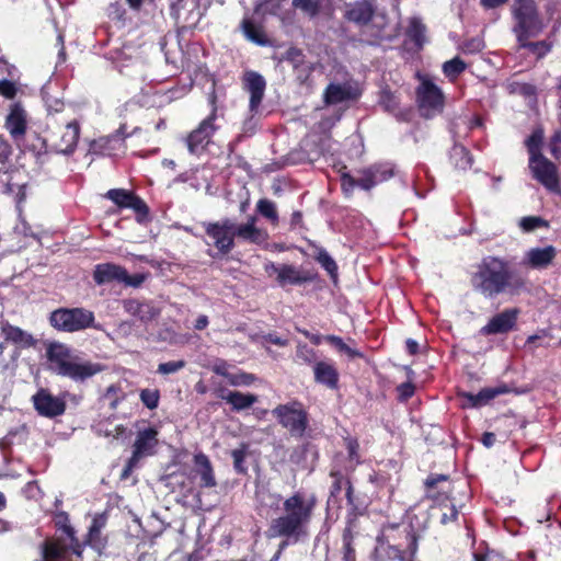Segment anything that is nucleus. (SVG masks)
I'll return each instance as SVG.
<instances>
[{"label": "nucleus", "instance_id": "nucleus-1", "mask_svg": "<svg viewBox=\"0 0 561 561\" xmlns=\"http://www.w3.org/2000/svg\"><path fill=\"white\" fill-rule=\"evenodd\" d=\"M257 512L262 516H270L283 507L284 513L272 518L266 530V537L285 538L289 543H296L308 537V525L311 520L316 497L307 496L304 492H294L286 499L279 493L267 489L256 491Z\"/></svg>", "mask_w": 561, "mask_h": 561}, {"label": "nucleus", "instance_id": "nucleus-2", "mask_svg": "<svg viewBox=\"0 0 561 561\" xmlns=\"http://www.w3.org/2000/svg\"><path fill=\"white\" fill-rule=\"evenodd\" d=\"M45 355L49 369L73 381H85L102 373L105 366L83 358L65 343L51 341L45 343Z\"/></svg>", "mask_w": 561, "mask_h": 561}, {"label": "nucleus", "instance_id": "nucleus-3", "mask_svg": "<svg viewBox=\"0 0 561 561\" xmlns=\"http://www.w3.org/2000/svg\"><path fill=\"white\" fill-rule=\"evenodd\" d=\"M472 285L485 297H494L507 288L523 287L524 282L513 277L505 261L488 256L479 264L478 271L472 276Z\"/></svg>", "mask_w": 561, "mask_h": 561}, {"label": "nucleus", "instance_id": "nucleus-4", "mask_svg": "<svg viewBox=\"0 0 561 561\" xmlns=\"http://www.w3.org/2000/svg\"><path fill=\"white\" fill-rule=\"evenodd\" d=\"M513 15L517 22L514 32L519 45H526V39L538 36L545 27L535 0H516Z\"/></svg>", "mask_w": 561, "mask_h": 561}, {"label": "nucleus", "instance_id": "nucleus-5", "mask_svg": "<svg viewBox=\"0 0 561 561\" xmlns=\"http://www.w3.org/2000/svg\"><path fill=\"white\" fill-rule=\"evenodd\" d=\"M50 324L58 331L77 332L87 328H95L94 314L84 308H60L50 313Z\"/></svg>", "mask_w": 561, "mask_h": 561}, {"label": "nucleus", "instance_id": "nucleus-6", "mask_svg": "<svg viewBox=\"0 0 561 561\" xmlns=\"http://www.w3.org/2000/svg\"><path fill=\"white\" fill-rule=\"evenodd\" d=\"M64 523L61 528L70 540L67 545L59 538L46 540L42 546V560L41 561H68V552L71 550L78 557L81 556V545L75 537L73 528L68 524V517L62 515Z\"/></svg>", "mask_w": 561, "mask_h": 561}, {"label": "nucleus", "instance_id": "nucleus-7", "mask_svg": "<svg viewBox=\"0 0 561 561\" xmlns=\"http://www.w3.org/2000/svg\"><path fill=\"white\" fill-rule=\"evenodd\" d=\"M394 174L393 167L390 163L374 164L358 171V178L355 179L350 174L342 175V186L345 191H352L358 186L365 191L373 188L375 185L387 181Z\"/></svg>", "mask_w": 561, "mask_h": 561}, {"label": "nucleus", "instance_id": "nucleus-8", "mask_svg": "<svg viewBox=\"0 0 561 561\" xmlns=\"http://www.w3.org/2000/svg\"><path fill=\"white\" fill-rule=\"evenodd\" d=\"M210 102L213 106L210 114L204 118L185 138L186 146L191 154L199 156L204 152L218 129V126L215 124L217 119L215 96L211 98Z\"/></svg>", "mask_w": 561, "mask_h": 561}, {"label": "nucleus", "instance_id": "nucleus-9", "mask_svg": "<svg viewBox=\"0 0 561 561\" xmlns=\"http://www.w3.org/2000/svg\"><path fill=\"white\" fill-rule=\"evenodd\" d=\"M420 85L416 90L419 107L425 117H432L444 108L443 91L426 76L417 73Z\"/></svg>", "mask_w": 561, "mask_h": 561}, {"label": "nucleus", "instance_id": "nucleus-10", "mask_svg": "<svg viewBox=\"0 0 561 561\" xmlns=\"http://www.w3.org/2000/svg\"><path fill=\"white\" fill-rule=\"evenodd\" d=\"M278 422L295 437H302L308 426L307 412L300 403L278 405L273 410Z\"/></svg>", "mask_w": 561, "mask_h": 561}, {"label": "nucleus", "instance_id": "nucleus-11", "mask_svg": "<svg viewBox=\"0 0 561 561\" xmlns=\"http://www.w3.org/2000/svg\"><path fill=\"white\" fill-rule=\"evenodd\" d=\"M210 243L221 254H228L234 248L233 220L222 218L218 221H205L202 224Z\"/></svg>", "mask_w": 561, "mask_h": 561}, {"label": "nucleus", "instance_id": "nucleus-12", "mask_svg": "<svg viewBox=\"0 0 561 561\" xmlns=\"http://www.w3.org/2000/svg\"><path fill=\"white\" fill-rule=\"evenodd\" d=\"M93 279L98 285L107 284L111 282L123 283L127 286L138 287L145 280L141 274L128 275L127 271L113 263L98 264L93 272Z\"/></svg>", "mask_w": 561, "mask_h": 561}, {"label": "nucleus", "instance_id": "nucleus-13", "mask_svg": "<svg viewBox=\"0 0 561 561\" xmlns=\"http://www.w3.org/2000/svg\"><path fill=\"white\" fill-rule=\"evenodd\" d=\"M529 169L533 176L546 188L552 192L559 190L557 168L546 157L529 158Z\"/></svg>", "mask_w": 561, "mask_h": 561}, {"label": "nucleus", "instance_id": "nucleus-14", "mask_svg": "<svg viewBox=\"0 0 561 561\" xmlns=\"http://www.w3.org/2000/svg\"><path fill=\"white\" fill-rule=\"evenodd\" d=\"M158 432L157 430L149 427L140 431L134 443V451L128 460V469H134L140 458L150 456L153 454L154 447L158 444Z\"/></svg>", "mask_w": 561, "mask_h": 561}, {"label": "nucleus", "instance_id": "nucleus-15", "mask_svg": "<svg viewBox=\"0 0 561 561\" xmlns=\"http://www.w3.org/2000/svg\"><path fill=\"white\" fill-rule=\"evenodd\" d=\"M376 8L369 0H359L345 4L344 18L358 26H365L373 21Z\"/></svg>", "mask_w": 561, "mask_h": 561}, {"label": "nucleus", "instance_id": "nucleus-16", "mask_svg": "<svg viewBox=\"0 0 561 561\" xmlns=\"http://www.w3.org/2000/svg\"><path fill=\"white\" fill-rule=\"evenodd\" d=\"M106 197L118 207L131 208L140 216H147L149 213L145 202L129 191L123 188H113L106 193Z\"/></svg>", "mask_w": 561, "mask_h": 561}, {"label": "nucleus", "instance_id": "nucleus-17", "mask_svg": "<svg viewBox=\"0 0 561 561\" xmlns=\"http://www.w3.org/2000/svg\"><path fill=\"white\" fill-rule=\"evenodd\" d=\"M34 405L41 415L54 417L65 412L66 403L62 399L51 396L46 390H39L33 397Z\"/></svg>", "mask_w": 561, "mask_h": 561}, {"label": "nucleus", "instance_id": "nucleus-18", "mask_svg": "<svg viewBox=\"0 0 561 561\" xmlns=\"http://www.w3.org/2000/svg\"><path fill=\"white\" fill-rule=\"evenodd\" d=\"M244 88L250 93V111L255 112L264 96L265 79L255 71H248L244 75Z\"/></svg>", "mask_w": 561, "mask_h": 561}, {"label": "nucleus", "instance_id": "nucleus-19", "mask_svg": "<svg viewBox=\"0 0 561 561\" xmlns=\"http://www.w3.org/2000/svg\"><path fill=\"white\" fill-rule=\"evenodd\" d=\"M27 127V115L20 103L10 106V112L5 119V128L10 135L19 140L24 137Z\"/></svg>", "mask_w": 561, "mask_h": 561}, {"label": "nucleus", "instance_id": "nucleus-20", "mask_svg": "<svg viewBox=\"0 0 561 561\" xmlns=\"http://www.w3.org/2000/svg\"><path fill=\"white\" fill-rule=\"evenodd\" d=\"M80 136V125L77 121L68 123L61 131L59 139L55 142V149L62 154L72 153Z\"/></svg>", "mask_w": 561, "mask_h": 561}, {"label": "nucleus", "instance_id": "nucleus-21", "mask_svg": "<svg viewBox=\"0 0 561 561\" xmlns=\"http://www.w3.org/2000/svg\"><path fill=\"white\" fill-rule=\"evenodd\" d=\"M517 319V310L508 309L494 316L486 325L481 329L483 334H499L510 331Z\"/></svg>", "mask_w": 561, "mask_h": 561}, {"label": "nucleus", "instance_id": "nucleus-22", "mask_svg": "<svg viewBox=\"0 0 561 561\" xmlns=\"http://www.w3.org/2000/svg\"><path fill=\"white\" fill-rule=\"evenodd\" d=\"M123 305L127 313L137 318L142 323L152 321L159 314V310L150 302L127 299Z\"/></svg>", "mask_w": 561, "mask_h": 561}, {"label": "nucleus", "instance_id": "nucleus-23", "mask_svg": "<svg viewBox=\"0 0 561 561\" xmlns=\"http://www.w3.org/2000/svg\"><path fill=\"white\" fill-rule=\"evenodd\" d=\"M508 392V388L506 386L499 387H490L481 389L477 394L473 393H463L462 397L465 399L463 405L469 408H479L488 404L491 400L496 398L500 394H504Z\"/></svg>", "mask_w": 561, "mask_h": 561}, {"label": "nucleus", "instance_id": "nucleus-24", "mask_svg": "<svg viewBox=\"0 0 561 561\" xmlns=\"http://www.w3.org/2000/svg\"><path fill=\"white\" fill-rule=\"evenodd\" d=\"M556 255L557 250L552 245L531 248L525 254V263L533 268H546L551 264Z\"/></svg>", "mask_w": 561, "mask_h": 561}, {"label": "nucleus", "instance_id": "nucleus-25", "mask_svg": "<svg viewBox=\"0 0 561 561\" xmlns=\"http://www.w3.org/2000/svg\"><path fill=\"white\" fill-rule=\"evenodd\" d=\"M314 380L328 388H335L339 381V373L329 360H319L313 366Z\"/></svg>", "mask_w": 561, "mask_h": 561}, {"label": "nucleus", "instance_id": "nucleus-26", "mask_svg": "<svg viewBox=\"0 0 561 561\" xmlns=\"http://www.w3.org/2000/svg\"><path fill=\"white\" fill-rule=\"evenodd\" d=\"M241 31L244 37L259 45V46H270L271 41L267 38L263 26L261 24L255 23L250 18H243L240 24Z\"/></svg>", "mask_w": 561, "mask_h": 561}, {"label": "nucleus", "instance_id": "nucleus-27", "mask_svg": "<svg viewBox=\"0 0 561 561\" xmlns=\"http://www.w3.org/2000/svg\"><path fill=\"white\" fill-rule=\"evenodd\" d=\"M1 331L5 340L19 344L22 347H31L36 343V340L32 336V334L9 323H3L1 325Z\"/></svg>", "mask_w": 561, "mask_h": 561}, {"label": "nucleus", "instance_id": "nucleus-28", "mask_svg": "<svg viewBox=\"0 0 561 561\" xmlns=\"http://www.w3.org/2000/svg\"><path fill=\"white\" fill-rule=\"evenodd\" d=\"M194 462L201 476V485L204 488L215 486L217 483L208 457L203 453L196 454L194 456Z\"/></svg>", "mask_w": 561, "mask_h": 561}, {"label": "nucleus", "instance_id": "nucleus-29", "mask_svg": "<svg viewBox=\"0 0 561 561\" xmlns=\"http://www.w3.org/2000/svg\"><path fill=\"white\" fill-rule=\"evenodd\" d=\"M311 278L304 274L300 270L293 265L282 264V268L279 270V277H276L277 283L280 286L286 285H300L306 282H309Z\"/></svg>", "mask_w": 561, "mask_h": 561}, {"label": "nucleus", "instance_id": "nucleus-30", "mask_svg": "<svg viewBox=\"0 0 561 561\" xmlns=\"http://www.w3.org/2000/svg\"><path fill=\"white\" fill-rule=\"evenodd\" d=\"M220 398L229 403L234 411L245 410L257 401V397L255 394L243 393L240 391H228L222 393Z\"/></svg>", "mask_w": 561, "mask_h": 561}, {"label": "nucleus", "instance_id": "nucleus-31", "mask_svg": "<svg viewBox=\"0 0 561 561\" xmlns=\"http://www.w3.org/2000/svg\"><path fill=\"white\" fill-rule=\"evenodd\" d=\"M233 239L236 237L256 242L261 238V231L255 227V218L251 217L245 224L238 225L233 221Z\"/></svg>", "mask_w": 561, "mask_h": 561}, {"label": "nucleus", "instance_id": "nucleus-32", "mask_svg": "<svg viewBox=\"0 0 561 561\" xmlns=\"http://www.w3.org/2000/svg\"><path fill=\"white\" fill-rule=\"evenodd\" d=\"M450 159L454 162L455 167L460 170H467L472 164V158L469 151L460 145H456L453 147L450 151Z\"/></svg>", "mask_w": 561, "mask_h": 561}, {"label": "nucleus", "instance_id": "nucleus-33", "mask_svg": "<svg viewBox=\"0 0 561 561\" xmlns=\"http://www.w3.org/2000/svg\"><path fill=\"white\" fill-rule=\"evenodd\" d=\"M351 98V91L347 87L341 84H330L325 91V101L328 103H340Z\"/></svg>", "mask_w": 561, "mask_h": 561}, {"label": "nucleus", "instance_id": "nucleus-34", "mask_svg": "<svg viewBox=\"0 0 561 561\" xmlns=\"http://www.w3.org/2000/svg\"><path fill=\"white\" fill-rule=\"evenodd\" d=\"M125 398L126 394L119 385H111L103 394V400L112 410H115Z\"/></svg>", "mask_w": 561, "mask_h": 561}, {"label": "nucleus", "instance_id": "nucleus-35", "mask_svg": "<svg viewBox=\"0 0 561 561\" xmlns=\"http://www.w3.org/2000/svg\"><path fill=\"white\" fill-rule=\"evenodd\" d=\"M379 103L385 111L396 114L399 108L400 100L399 96L389 89H383L380 93Z\"/></svg>", "mask_w": 561, "mask_h": 561}, {"label": "nucleus", "instance_id": "nucleus-36", "mask_svg": "<svg viewBox=\"0 0 561 561\" xmlns=\"http://www.w3.org/2000/svg\"><path fill=\"white\" fill-rule=\"evenodd\" d=\"M465 69L466 64L459 57H455L443 65V72L450 80H455Z\"/></svg>", "mask_w": 561, "mask_h": 561}, {"label": "nucleus", "instance_id": "nucleus-37", "mask_svg": "<svg viewBox=\"0 0 561 561\" xmlns=\"http://www.w3.org/2000/svg\"><path fill=\"white\" fill-rule=\"evenodd\" d=\"M316 260L332 277L336 276L337 265L324 249H317Z\"/></svg>", "mask_w": 561, "mask_h": 561}, {"label": "nucleus", "instance_id": "nucleus-38", "mask_svg": "<svg viewBox=\"0 0 561 561\" xmlns=\"http://www.w3.org/2000/svg\"><path fill=\"white\" fill-rule=\"evenodd\" d=\"M296 359L299 363L306 364V365H312L314 366V363H317V353L313 348L309 347L307 344L299 343L297 345L296 350Z\"/></svg>", "mask_w": 561, "mask_h": 561}, {"label": "nucleus", "instance_id": "nucleus-39", "mask_svg": "<svg viewBox=\"0 0 561 561\" xmlns=\"http://www.w3.org/2000/svg\"><path fill=\"white\" fill-rule=\"evenodd\" d=\"M543 139V133L541 130H535L526 140V146L529 152V158H538L542 156L540 153V147Z\"/></svg>", "mask_w": 561, "mask_h": 561}, {"label": "nucleus", "instance_id": "nucleus-40", "mask_svg": "<svg viewBox=\"0 0 561 561\" xmlns=\"http://www.w3.org/2000/svg\"><path fill=\"white\" fill-rule=\"evenodd\" d=\"M140 401L149 410H154L159 405L160 391L158 389H142L139 393Z\"/></svg>", "mask_w": 561, "mask_h": 561}, {"label": "nucleus", "instance_id": "nucleus-41", "mask_svg": "<svg viewBox=\"0 0 561 561\" xmlns=\"http://www.w3.org/2000/svg\"><path fill=\"white\" fill-rule=\"evenodd\" d=\"M293 5L310 18H314L320 11V0H293Z\"/></svg>", "mask_w": 561, "mask_h": 561}, {"label": "nucleus", "instance_id": "nucleus-42", "mask_svg": "<svg viewBox=\"0 0 561 561\" xmlns=\"http://www.w3.org/2000/svg\"><path fill=\"white\" fill-rule=\"evenodd\" d=\"M324 340L330 342L334 347H336L340 352L347 354L350 357L360 356V353L350 347L344 341L336 335H327Z\"/></svg>", "mask_w": 561, "mask_h": 561}, {"label": "nucleus", "instance_id": "nucleus-43", "mask_svg": "<svg viewBox=\"0 0 561 561\" xmlns=\"http://www.w3.org/2000/svg\"><path fill=\"white\" fill-rule=\"evenodd\" d=\"M256 208L262 216L271 219L272 221L277 220V211L273 202L268 199H260L257 202Z\"/></svg>", "mask_w": 561, "mask_h": 561}, {"label": "nucleus", "instance_id": "nucleus-44", "mask_svg": "<svg viewBox=\"0 0 561 561\" xmlns=\"http://www.w3.org/2000/svg\"><path fill=\"white\" fill-rule=\"evenodd\" d=\"M104 526V523L100 518H94L89 528V534L87 538V542L93 547L99 548V537L101 534V529Z\"/></svg>", "mask_w": 561, "mask_h": 561}, {"label": "nucleus", "instance_id": "nucleus-45", "mask_svg": "<svg viewBox=\"0 0 561 561\" xmlns=\"http://www.w3.org/2000/svg\"><path fill=\"white\" fill-rule=\"evenodd\" d=\"M184 366H185V362L182 359L181 360H172V362L161 363L158 366L157 371L161 375H171V374L178 373Z\"/></svg>", "mask_w": 561, "mask_h": 561}, {"label": "nucleus", "instance_id": "nucleus-46", "mask_svg": "<svg viewBox=\"0 0 561 561\" xmlns=\"http://www.w3.org/2000/svg\"><path fill=\"white\" fill-rule=\"evenodd\" d=\"M519 226L525 231H533L539 227L547 226V224L540 217L530 216L522 218Z\"/></svg>", "mask_w": 561, "mask_h": 561}, {"label": "nucleus", "instance_id": "nucleus-47", "mask_svg": "<svg viewBox=\"0 0 561 561\" xmlns=\"http://www.w3.org/2000/svg\"><path fill=\"white\" fill-rule=\"evenodd\" d=\"M231 457L233 459L234 469L238 472H244L245 447L242 446L241 448L233 449L231 451Z\"/></svg>", "mask_w": 561, "mask_h": 561}, {"label": "nucleus", "instance_id": "nucleus-48", "mask_svg": "<svg viewBox=\"0 0 561 561\" xmlns=\"http://www.w3.org/2000/svg\"><path fill=\"white\" fill-rule=\"evenodd\" d=\"M18 93V87L15 82L11 80H0V94L7 99H13Z\"/></svg>", "mask_w": 561, "mask_h": 561}, {"label": "nucleus", "instance_id": "nucleus-49", "mask_svg": "<svg viewBox=\"0 0 561 561\" xmlns=\"http://www.w3.org/2000/svg\"><path fill=\"white\" fill-rule=\"evenodd\" d=\"M520 47L529 48L538 57L546 55L550 47L546 42L531 43L526 39V45H519Z\"/></svg>", "mask_w": 561, "mask_h": 561}, {"label": "nucleus", "instance_id": "nucleus-50", "mask_svg": "<svg viewBox=\"0 0 561 561\" xmlns=\"http://www.w3.org/2000/svg\"><path fill=\"white\" fill-rule=\"evenodd\" d=\"M354 520H348L346 527L344 528L343 535H342V542L343 545H353L355 534H354Z\"/></svg>", "mask_w": 561, "mask_h": 561}, {"label": "nucleus", "instance_id": "nucleus-51", "mask_svg": "<svg viewBox=\"0 0 561 561\" xmlns=\"http://www.w3.org/2000/svg\"><path fill=\"white\" fill-rule=\"evenodd\" d=\"M253 376L249 374L232 375L229 377V381L234 386L244 385L248 386L252 382Z\"/></svg>", "mask_w": 561, "mask_h": 561}, {"label": "nucleus", "instance_id": "nucleus-52", "mask_svg": "<svg viewBox=\"0 0 561 561\" xmlns=\"http://www.w3.org/2000/svg\"><path fill=\"white\" fill-rule=\"evenodd\" d=\"M23 493L27 499H37L41 494V490L37 483L35 481H32L24 486Z\"/></svg>", "mask_w": 561, "mask_h": 561}, {"label": "nucleus", "instance_id": "nucleus-53", "mask_svg": "<svg viewBox=\"0 0 561 561\" xmlns=\"http://www.w3.org/2000/svg\"><path fill=\"white\" fill-rule=\"evenodd\" d=\"M11 154V146L0 135V163H4Z\"/></svg>", "mask_w": 561, "mask_h": 561}, {"label": "nucleus", "instance_id": "nucleus-54", "mask_svg": "<svg viewBox=\"0 0 561 561\" xmlns=\"http://www.w3.org/2000/svg\"><path fill=\"white\" fill-rule=\"evenodd\" d=\"M342 561H356L355 548L353 545L342 546Z\"/></svg>", "mask_w": 561, "mask_h": 561}, {"label": "nucleus", "instance_id": "nucleus-55", "mask_svg": "<svg viewBox=\"0 0 561 561\" xmlns=\"http://www.w3.org/2000/svg\"><path fill=\"white\" fill-rule=\"evenodd\" d=\"M398 392L400 398L405 400L413 396L414 387L411 383H402L398 387Z\"/></svg>", "mask_w": 561, "mask_h": 561}, {"label": "nucleus", "instance_id": "nucleus-56", "mask_svg": "<svg viewBox=\"0 0 561 561\" xmlns=\"http://www.w3.org/2000/svg\"><path fill=\"white\" fill-rule=\"evenodd\" d=\"M333 153L331 140L329 137H324L320 141L318 154Z\"/></svg>", "mask_w": 561, "mask_h": 561}, {"label": "nucleus", "instance_id": "nucleus-57", "mask_svg": "<svg viewBox=\"0 0 561 561\" xmlns=\"http://www.w3.org/2000/svg\"><path fill=\"white\" fill-rule=\"evenodd\" d=\"M448 477L445 474L430 476L425 481V485L431 489L434 488L438 482L446 481Z\"/></svg>", "mask_w": 561, "mask_h": 561}, {"label": "nucleus", "instance_id": "nucleus-58", "mask_svg": "<svg viewBox=\"0 0 561 561\" xmlns=\"http://www.w3.org/2000/svg\"><path fill=\"white\" fill-rule=\"evenodd\" d=\"M458 516V511L456 510V507L453 505L449 507V514L447 513H444L443 516H442V524H447L449 522H454Z\"/></svg>", "mask_w": 561, "mask_h": 561}, {"label": "nucleus", "instance_id": "nucleus-59", "mask_svg": "<svg viewBox=\"0 0 561 561\" xmlns=\"http://www.w3.org/2000/svg\"><path fill=\"white\" fill-rule=\"evenodd\" d=\"M280 268H282V265H276L273 262H268L264 265V270L268 276L276 275V277H279Z\"/></svg>", "mask_w": 561, "mask_h": 561}, {"label": "nucleus", "instance_id": "nucleus-60", "mask_svg": "<svg viewBox=\"0 0 561 561\" xmlns=\"http://www.w3.org/2000/svg\"><path fill=\"white\" fill-rule=\"evenodd\" d=\"M280 268H282V265H276L273 262H268L264 265V270L268 276L276 275V277H279Z\"/></svg>", "mask_w": 561, "mask_h": 561}, {"label": "nucleus", "instance_id": "nucleus-61", "mask_svg": "<svg viewBox=\"0 0 561 561\" xmlns=\"http://www.w3.org/2000/svg\"><path fill=\"white\" fill-rule=\"evenodd\" d=\"M332 476L335 478V480H334V482L332 484L331 494L332 495H336L341 491L342 483L344 481H343V478L341 476H339V474H332Z\"/></svg>", "mask_w": 561, "mask_h": 561}, {"label": "nucleus", "instance_id": "nucleus-62", "mask_svg": "<svg viewBox=\"0 0 561 561\" xmlns=\"http://www.w3.org/2000/svg\"><path fill=\"white\" fill-rule=\"evenodd\" d=\"M495 443V435L491 432H486L483 434L482 436V444L490 448L493 446V444Z\"/></svg>", "mask_w": 561, "mask_h": 561}, {"label": "nucleus", "instance_id": "nucleus-63", "mask_svg": "<svg viewBox=\"0 0 561 561\" xmlns=\"http://www.w3.org/2000/svg\"><path fill=\"white\" fill-rule=\"evenodd\" d=\"M266 340L271 342L272 344L278 345V346H286L288 344L287 340L282 339L275 334H270Z\"/></svg>", "mask_w": 561, "mask_h": 561}, {"label": "nucleus", "instance_id": "nucleus-64", "mask_svg": "<svg viewBox=\"0 0 561 561\" xmlns=\"http://www.w3.org/2000/svg\"><path fill=\"white\" fill-rule=\"evenodd\" d=\"M340 119V116H335L334 118H324L320 122L319 124V128L320 129H328V128H331L335 122H337Z\"/></svg>", "mask_w": 561, "mask_h": 561}]
</instances>
